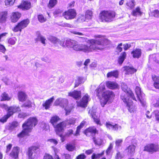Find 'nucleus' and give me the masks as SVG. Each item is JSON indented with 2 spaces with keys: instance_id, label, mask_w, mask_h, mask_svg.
Listing matches in <instances>:
<instances>
[{
  "instance_id": "f257e3e1",
  "label": "nucleus",
  "mask_w": 159,
  "mask_h": 159,
  "mask_svg": "<svg viewBox=\"0 0 159 159\" xmlns=\"http://www.w3.org/2000/svg\"><path fill=\"white\" fill-rule=\"evenodd\" d=\"M94 37L96 39L89 40L87 45L79 44L77 42L71 40H66L65 42L61 41L60 44L62 46L67 47L75 51L89 53L102 50L104 48V46L109 43L108 39L103 36L97 35Z\"/></svg>"
},
{
  "instance_id": "f03ea898",
  "label": "nucleus",
  "mask_w": 159,
  "mask_h": 159,
  "mask_svg": "<svg viewBox=\"0 0 159 159\" xmlns=\"http://www.w3.org/2000/svg\"><path fill=\"white\" fill-rule=\"evenodd\" d=\"M105 89V84L102 83L100 84L96 90V95L98 97L102 95V98L100 99V102L102 107H104L107 102H111L115 96L114 93L112 91L107 90L103 92Z\"/></svg>"
},
{
  "instance_id": "7ed1b4c3",
  "label": "nucleus",
  "mask_w": 159,
  "mask_h": 159,
  "mask_svg": "<svg viewBox=\"0 0 159 159\" xmlns=\"http://www.w3.org/2000/svg\"><path fill=\"white\" fill-rule=\"evenodd\" d=\"M37 120L36 117L30 118L23 125V130L17 135V137L21 138L27 135L30 131L33 126H35L37 124Z\"/></svg>"
},
{
  "instance_id": "20e7f679",
  "label": "nucleus",
  "mask_w": 159,
  "mask_h": 159,
  "mask_svg": "<svg viewBox=\"0 0 159 159\" xmlns=\"http://www.w3.org/2000/svg\"><path fill=\"white\" fill-rule=\"evenodd\" d=\"M60 120V118L57 116H52L51 120L50 122L54 126L55 128V131L57 134L61 137V140L62 142H63L64 139L62 137L61 134V132L63 130L64 127L67 126L66 125V123L64 122H62L58 124L55 126V125Z\"/></svg>"
},
{
  "instance_id": "39448f33",
  "label": "nucleus",
  "mask_w": 159,
  "mask_h": 159,
  "mask_svg": "<svg viewBox=\"0 0 159 159\" xmlns=\"http://www.w3.org/2000/svg\"><path fill=\"white\" fill-rule=\"evenodd\" d=\"M0 107L5 110L7 109V115L4 116L2 118L0 119V121L2 123L6 122L7 119L11 116L13 115L14 113L20 111V107L16 106H13L8 107L7 105L5 104H0Z\"/></svg>"
},
{
  "instance_id": "423d86ee",
  "label": "nucleus",
  "mask_w": 159,
  "mask_h": 159,
  "mask_svg": "<svg viewBox=\"0 0 159 159\" xmlns=\"http://www.w3.org/2000/svg\"><path fill=\"white\" fill-rule=\"evenodd\" d=\"M100 19L102 22L112 21L115 16V13L113 11H104L100 14Z\"/></svg>"
},
{
  "instance_id": "0eeeda50",
  "label": "nucleus",
  "mask_w": 159,
  "mask_h": 159,
  "mask_svg": "<svg viewBox=\"0 0 159 159\" xmlns=\"http://www.w3.org/2000/svg\"><path fill=\"white\" fill-rule=\"evenodd\" d=\"M121 88L123 92L121 93L120 95V98L121 99V97L123 94H124V98L128 99V98L136 100L134 94L130 90L129 88H128L127 85L123 83L122 84Z\"/></svg>"
},
{
  "instance_id": "6e6552de",
  "label": "nucleus",
  "mask_w": 159,
  "mask_h": 159,
  "mask_svg": "<svg viewBox=\"0 0 159 159\" xmlns=\"http://www.w3.org/2000/svg\"><path fill=\"white\" fill-rule=\"evenodd\" d=\"M121 100L126 104L127 107L128 109L130 112L132 113L136 111V107L133 105V102L130 98H128L127 99L124 98V94H123L121 97Z\"/></svg>"
},
{
  "instance_id": "1a4fd4ad",
  "label": "nucleus",
  "mask_w": 159,
  "mask_h": 159,
  "mask_svg": "<svg viewBox=\"0 0 159 159\" xmlns=\"http://www.w3.org/2000/svg\"><path fill=\"white\" fill-rule=\"evenodd\" d=\"M135 91L137 98L140 102L142 105L144 107H145L146 103L144 99L145 95L141 91L140 88L138 86H136Z\"/></svg>"
},
{
  "instance_id": "9d476101",
  "label": "nucleus",
  "mask_w": 159,
  "mask_h": 159,
  "mask_svg": "<svg viewBox=\"0 0 159 159\" xmlns=\"http://www.w3.org/2000/svg\"><path fill=\"white\" fill-rule=\"evenodd\" d=\"M29 23L30 20L28 19L24 20L18 23L13 29V30L15 32H17L19 31L20 32L22 29L27 26Z\"/></svg>"
},
{
  "instance_id": "9b49d317",
  "label": "nucleus",
  "mask_w": 159,
  "mask_h": 159,
  "mask_svg": "<svg viewBox=\"0 0 159 159\" xmlns=\"http://www.w3.org/2000/svg\"><path fill=\"white\" fill-rule=\"evenodd\" d=\"M39 146H33L30 147L28 150V155L29 159H36L38 155L36 151L38 149Z\"/></svg>"
},
{
  "instance_id": "f8f14e48",
  "label": "nucleus",
  "mask_w": 159,
  "mask_h": 159,
  "mask_svg": "<svg viewBox=\"0 0 159 159\" xmlns=\"http://www.w3.org/2000/svg\"><path fill=\"white\" fill-rule=\"evenodd\" d=\"M75 10L74 9H69L63 13L62 15L66 20L74 19L76 16Z\"/></svg>"
},
{
  "instance_id": "ddd939ff",
  "label": "nucleus",
  "mask_w": 159,
  "mask_h": 159,
  "mask_svg": "<svg viewBox=\"0 0 159 159\" xmlns=\"http://www.w3.org/2000/svg\"><path fill=\"white\" fill-rule=\"evenodd\" d=\"M90 100V98L89 96L86 94L79 102H77V105L82 107H85L87 106V103Z\"/></svg>"
},
{
  "instance_id": "4468645a",
  "label": "nucleus",
  "mask_w": 159,
  "mask_h": 159,
  "mask_svg": "<svg viewBox=\"0 0 159 159\" xmlns=\"http://www.w3.org/2000/svg\"><path fill=\"white\" fill-rule=\"evenodd\" d=\"M159 149L158 145L156 144H150L144 147V151L149 152H153L157 151Z\"/></svg>"
},
{
  "instance_id": "2eb2a0df",
  "label": "nucleus",
  "mask_w": 159,
  "mask_h": 159,
  "mask_svg": "<svg viewBox=\"0 0 159 159\" xmlns=\"http://www.w3.org/2000/svg\"><path fill=\"white\" fill-rule=\"evenodd\" d=\"M19 151V148L18 147H14L9 154V156L10 157L14 159H16L18 157Z\"/></svg>"
},
{
  "instance_id": "dca6fc26",
  "label": "nucleus",
  "mask_w": 159,
  "mask_h": 159,
  "mask_svg": "<svg viewBox=\"0 0 159 159\" xmlns=\"http://www.w3.org/2000/svg\"><path fill=\"white\" fill-rule=\"evenodd\" d=\"M31 5L30 2L27 1H22L21 4L18 6V8L24 10H27L30 8Z\"/></svg>"
},
{
  "instance_id": "f3484780",
  "label": "nucleus",
  "mask_w": 159,
  "mask_h": 159,
  "mask_svg": "<svg viewBox=\"0 0 159 159\" xmlns=\"http://www.w3.org/2000/svg\"><path fill=\"white\" fill-rule=\"evenodd\" d=\"M89 113L90 114L91 116L93 118L94 121L98 125H101L100 122L99 117L97 116L96 113L94 111L93 112L92 110H90Z\"/></svg>"
},
{
  "instance_id": "a211bd4d",
  "label": "nucleus",
  "mask_w": 159,
  "mask_h": 159,
  "mask_svg": "<svg viewBox=\"0 0 159 159\" xmlns=\"http://www.w3.org/2000/svg\"><path fill=\"white\" fill-rule=\"evenodd\" d=\"M54 99V97H52V98L46 100L45 102L43 103V107L46 110L49 109Z\"/></svg>"
},
{
  "instance_id": "6ab92c4d",
  "label": "nucleus",
  "mask_w": 159,
  "mask_h": 159,
  "mask_svg": "<svg viewBox=\"0 0 159 159\" xmlns=\"http://www.w3.org/2000/svg\"><path fill=\"white\" fill-rule=\"evenodd\" d=\"M67 102V100L66 99L60 98L56 100L54 105L55 106L60 105L61 107H64V104L66 103Z\"/></svg>"
},
{
  "instance_id": "aec40b11",
  "label": "nucleus",
  "mask_w": 159,
  "mask_h": 159,
  "mask_svg": "<svg viewBox=\"0 0 159 159\" xmlns=\"http://www.w3.org/2000/svg\"><path fill=\"white\" fill-rule=\"evenodd\" d=\"M21 15L18 12H14L12 13L11 17V21L13 22H17L21 17Z\"/></svg>"
},
{
  "instance_id": "412c9836",
  "label": "nucleus",
  "mask_w": 159,
  "mask_h": 159,
  "mask_svg": "<svg viewBox=\"0 0 159 159\" xmlns=\"http://www.w3.org/2000/svg\"><path fill=\"white\" fill-rule=\"evenodd\" d=\"M97 132L96 128L94 127H90L86 129L84 132V133L86 135H89L91 134H95Z\"/></svg>"
},
{
  "instance_id": "4be33fe9",
  "label": "nucleus",
  "mask_w": 159,
  "mask_h": 159,
  "mask_svg": "<svg viewBox=\"0 0 159 159\" xmlns=\"http://www.w3.org/2000/svg\"><path fill=\"white\" fill-rule=\"evenodd\" d=\"M107 128L109 129H113L115 130H120L121 129V127L117 124L114 125L111 124L109 122H107L106 124Z\"/></svg>"
},
{
  "instance_id": "5701e85b",
  "label": "nucleus",
  "mask_w": 159,
  "mask_h": 159,
  "mask_svg": "<svg viewBox=\"0 0 159 159\" xmlns=\"http://www.w3.org/2000/svg\"><path fill=\"white\" fill-rule=\"evenodd\" d=\"M81 92L80 91H76L74 90L73 91L70 92L68 93V96L73 98L77 99L81 97Z\"/></svg>"
},
{
  "instance_id": "b1692460",
  "label": "nucleus",
  "mask_w": 159,
  "mask_h": 159,
  "mask_svg": "<svg viewBox=\"0 0 159 159\" xmlns=\"http://www.w3.org/2000/svg\"><path fill=\"white\" fill-rule=\"evenodd\" d=\"M106 86L109 89H113L117 88L118 85L117 83L114 82L108 81L106 83Z\"/></svg>"
},
{
  "instance_id": "393cba45",
  "label": "nucleus",
  "mask_w": 159,
  "mask_h": 159,
  "mask_svg": "<svg viewBox=\"0 0 159 159\" xmlns=\"http://www.w3.org/2000/svg\"><path fill=\"white\" fill-rule=\"evenodd\" d=\"M22 107H27L29 108H32L33 109H34L35 108V105L33 101H31L29 100H28L23 105Z\"/></svg>"
},
{
  "instance_id": "a878e982",
  "label": "nucleus",
  "mask_w": 159,
  "mask_h": 159,
  "mask_svg": "<svg viewBox=\"0 0 159 159\" xmlns=\"http://www.w3.org/2000/svg\"><path fill=\"white\" fill-rule=\"evenodd\" d=\"M7 17V11L0 12V22L1 23L5 22Z\"/></svg>"
},
{
  "instance_id": "bb28decb",
  "label": "nucleus",
  "mask_w": 159,
  "mask_h": 159,
  "mask_svg": "<svg viewBox=\"0 0 159 159\" xmlns=\"http://www.w3.org/2000/svg\"><path fill=\"white\" fill-rule=\"evenodd\" d=\"M131 54L132 55L134 58H138L139 57L141 54V51L140 49H134L131 52Z\"/></svg>"
},
{
  "instance_id": "cd10ccee",
  "label": "nucleus",
  "mask_w": 159,
  "mask_h": 159,
  "mask_svg": "<svg viewBox=\"0 0 159 159\" xmlns=\"http://www.w3.org/2000/svg\"><path fill=\"white\" fill-rule=\"evenodd\" d=\"M18 98L20 101L23 102L26 99L27 96L24 92L20 91L18 94Z\"/></svg>"
},
{
  "instance_id": "c85d7f7f",
  "label": "nucleus",
  "mask_w": 159,
  "mask_h": 159,
  "mask_svg": "<svg viewBox=\"0 0 159 159\" xmlns=\"http://www.w3.org/2000/svg\"><path fill=\"white\" fill-rule=\"evenodd\" d=\"M125 70L126 72L125 74H129L134 73L136 71V70L134 69L132 67L126 66L125 67Z\"/></svg>"
},
{
  "instance_id": "c756f323",
  "label": "nucleus",
  "mask_w": 159,
  "mask_h": 159,
  "mask_svg": "<svg viewBox=\"0 0 159 159\" xmlns=\"http://www.w3.org/2000/svg\"><path fill=\"white\" fill-rule=\"evenodd\" d=\"M152 80L154 81L153 84L154 87L157 89H159V77L154 76L152 77Z\"/></svg>"
},
{
  "instance_id": "7c9ffc66",
  "label": "nucleus",
  "mask_w": 159,
  "mask_h": 159,
  "mask_svg": "<svg viewBox=\"0 0 159 159\" xmlns=\"http://www.w3.org/2000/svg\"><path fill=\"white\" fill-rule=\"evenodd\" d=\"M104 152L103 151L100 154H93L92 156V159H106L104 157H102L104 154Z\"/></svg>"
},
{
  "instance_id": "2f4dec72",
  "label": "nucleus",
  "mask_w": 159,
  "mask_h": 159,
  "mask_svg": "<svg viewBox=\"0 0 159 159\" xmlns=\"http://www.w3.org/2000/svg\"><path fill=\"white\" fill-rule=\"evenodd\" d=\"M142 13V12L141 11L140 8L139 7H137L132 11V15L134 16H141Z\"/></svg>"
},
{
  "instance_id": "473e14b6",
  "label": "nucleus",
  "mask_w": 159,
  "mask_h": 159,
  "mask_svg": "<svg viewBox=\"0 0 159 159\" xmlns=\"http://www.w3.org/2000/svg\"><path fill=\"white\" fill-rule=\"evenodd\" d=\"M126 54L125 52H123L121 53L118 60V62L120 64H121L122 63L126 58Z\"/></svg>"
},
{
  "instance_id": "72a5a7b5",
  "label": "nucleus",
  "mask_w": 159,
  "mask_h": 159,
  "mask_svg": "<svg viewBox=\"0 0 159 159\" xmlns=\"http://www.w3.org/2000/svg\"><path fill=\"white\" fill-rule=\"evenodd\" d=\"M86 123V122L83 120L81 123L80 125L78 126L77 128L76 133L75 134V135L77 136L79 134V133L80 132V130L85 125Z\"/></svg>"
},
{
  "instance_id": "f704fd0d",
  "label": "nucleus",
  "mask_w": 159,
  "mask_h": 159,
  "mask_svg": "<svg viewBox=\"0 0 159 159\" xmlns=\"http://www.w3.org/2000/svg\"><path fill=\"white\" fill-rule=\"evenodd\" d=\"M93 16V12L92 11L88 10L85 13V18L86 20H89L92 19Z\"/></svg>"
},
{
  "instance_id": "c9c22d12",
  "label": "nucleus",
  "mask_w": 159,
  "mask_h": 159,
  "mask_svg": "<svg viewBox=\"0 0 159 159\" xmlns=\"http://www.w3.org/2000/svg\"><path fill=\"white\" fill-rule=\"evenodd\" d=\"M135 146L133 145H129L127 148L126 150L128 154H133L135 152Z\"/></svg>"
},
{
  "instance_id": "e433bc0d",
  "label": "nucleus",
  "mask_w": 159,
  "mask_h": 159,
  "mask_svg": "<svg viewBox=\"0 0 159 159\" xmlns=\"http://www.w3.org/2000/svg\"><path fill=\"white\" fill-rule=\"evenodd\" d=\"M118 72L117 70H115L108 72L107 74V77H110L113 76L115 78L118 77Z\"/></svg>"
},
{
  "instance_id": "4c0bfd02",
  "label": "nucleus",
  "mask_w": 159,
  "mask_h": 159,
  "mask_svg": "<svg viewBox=\"0 0 159 159\" xmlns=\"http://www.w3.org/2000/svg\"><path fill=\"white\" fill-rule=\"evenodd\" d=\"M84 79L81 77H77L75 80V87H77L80 84L84 82Z\"/></svg>"
},
{
  "instance_id": "58836bf2",
  "label": "nucleus",
  "mask_w": 159,
  "mask_h": 159,
  "mask_svg": "<svg viewBox=\"0 0 159 159\" xmlns=\"http://www.w3.org/2000/svg\"><path fill=\"white\" fill-rule=\"evenodd\" d=\"M126 4L129 8L132 9L135 5V2L134 0H128Z\"/></svg>"
},
{
  "instance_id": "ea45409f",
  "label": "nucleus",
  "mask_w": 159,
  "mask_h": 159,
  "mask_svg": "<svg viewBox=\"0 0 159 159\" xmlns=\"http://www.w3.org/2000/svg\"><path fill=\"white\" fill-rule=\"evenodd\" d=\"M93 141L95 144L98 145H101L102 144L103 142V141L102 139L98 138H93Z\"/></svg>"
},
{
  "instance_id": "a19ab883",
  "label": "nucleus",
  "mask_w": 159,
  "mask_h": 159,
  "mask_svg": "<svg viewBox=\"0 0 159 159\" xmlns=\"http://www.w3.org/2000/svg\"><path fill=\"white\" fill-rule=\"evenodd\" d=\"M73 109V106H67L65 108L66 112V115H69Z\"/></svg>"
},
{
  "instance_id": "79ce46f5",
  "label": "nucleus",
  "mask_w": 159,
  "mask_h": 159,
  "mask_svg": "<svg viewBox=\"0 0 159 159\" xmlns=\"http://www.w3.org/2000/svg\"><path fill=\"white\" fill-rule=\"evenodd\" d=\"M53 151H54L55 155L54 156V159H60V158L58 156V155L57 154L60 152V150L58 149L57 148L55 147H52Z\"/></svg>"
},
{
  "instance_id": "37998d69",
  "label": "nucleus",
  "mask_w": 159,
  "mask_h": 159,
  "mask_svg": "<svg viewBox=\"0 0 159 159\" xmlns=\"http://www.w3.org/2000/svg\"><path fill=\"white\" fill-rule=\"evenodd\" d=\"M16 0H5V5L7 7L12 6L15 2Z\"/></svg>"
},
{
  "instance_id": "c03bdc74",
  "label": "nucleus",
  "mask_w": 159,
  "mask_h": 159,
  "mask_svg": "<svg viewBox=\"0 0 159 159\" xmlns=\"http://www.w3.org/2000/svg\"><path fill=\"white\" fill-rule=\"evenodd\" d=\"M1 97L2 98L1 100V101L9 100L10 99V98L8 94L5 93H4L2 94Z\"/></svg>"
},
{
  "instance_id": "a18cd8bd",
  "label": "nucleus",
  "mask_w": 159,
  "mask_h": 159,
  "mask_svg": "<svg viewBox=\"0 0 159 159\" xmlns=\"http://www.w3.org/2000/svg\"><path fill=\"white\" fill-rule=\"evenodd\" d=\"M17 41V39L15 37L10 38L8 40V43L11 45L15 44Z\"/></svg>"
},
{
  "instance_id": "49530a36",
  "label": "nucleus",
  "mask_w": 159,
  "mask_h": 159,
  "mask_svg": "<svg viewBox=\"0 0 159 159\" xmlns=\"http://www.w3.org/2000/svg\"><path fill=\"white\" fill-rule=\"evenodd\" d=\"M113 144L112 143H111L106 151V153L107 155H109L110 154L111 151L112 149Z\"/></svg>"
},
{
  "instance_id": "de8ad7c7",
  "label": "nucleus",
  "mask_w": 159,
  "mask_h": 159,
  "mask_svg": "<svg viewBox=\"0 0 159 159\" xmlns=\"http://www.w3.org/2000/svg\"><path fill=\"white\" fill-rule=\"evenodd\" d=\"M56 0H50L48 7H52L57 3Z\"/></svg>"
},
{
  "instance_id": "09e8293b",
  "label": "nucleus",
  "mask_w": 159,
  "mask_h": 159,
  "mask_svg": "<svg viewBox=\"0 0 159 159\" xmlns=\"http://www.w3.org/2000/svg\"><path fill=\"white\" fill-rule=\"evenodd\" d=\"M38 19L39 22L41 23H43L46 20V19L44 18L43 16L42 15H39L38 16Z\"/></svg>"
},
{
  "instance_id": "8fccbe9b",
  "label": "nucleus",
  "mask_w": 159,
  "mask_h": 159,
  "mask_svg": "<svg viewBox=\"0 0 159 159\" xmlns=\"http://www.w3.org/2000/svg\"><path fill=\"white\" fill-rule=\"evenodd\" d=\"M47 141L49 144L56 145L58 143V141L55 139H51L48 140Z\"/></svg>"
},
{
  "instance_id": "3c124183",
  "label": "nucleus",
  "mask_w": 159,
  "mask_h": 159,
  "mask_svg": "<svg viewBox=\"0 0 159 159\" xmlns=\"http://www.w3.org/2000/svg\"><path fill=\"white\" fill-rule=\"evenodd\" d=\"M63 131V130L62 131H61V135H62V138H63V139H64V140H65V137H66V136H69L71 134H73V131L72 130V129H70L69 130H68V131L67 132V133H66V135L64 136H63L62 134H61V133ZM65 140H64V141Z\"/></svg>"
},
{
  "instance_id": "603ef678",
  "label": "nucleus",
  "mask_w": 159,
  "mask_h": 159,
  "mask_svg": "<svg viewBox=\"0 0 159 159\" xmlns=\"http://www.w3.org/2000/svg\"><path fill=\"white\" fill-rule=\"evenodd\" d=\"M66 149L69 151H73L75 148L74 145L71 144H67L66 146Z\"/></svg>"
},
{
  "instance_id": "864d4df0",
  "label": "nucleus",
  "mask_w": 159,
  "mask_h": 159,
  "mask_svg": "<svg viewBox=\"0 0 159 159\" xmlns=\"http://www.w3.org/2000/svg\"><path fill=\"white\" fill-rule=\"evenodd\" d=\"M49 39L51 42L53 43H56L59 41L58 39H57L56 37L53 36L50 37Z\"/></svg>"
},
{
  "instance_id": "5fc2aeb1",
  "label": "nucleus",
  "mask_w": 159,
  "mask_h": 159,
  "mask_svg": "<svg viewBox=\"0 0 159 159\" xmlns=\"http://www.w3.org/2000/svg\"><path fill=\"white\" fill-rule=\"evenodd\" d=\"M37 39L38 40L40 41L43 44H45V41L46 39L42 35H39Z\"/></svg>"
},
{
  "instance_id": "6e6d98bb",
  "label": "nucleus",
  "mask_w": 159,
  "mask_h": 159,
  "mask_svg": "<svg viewBox=\"0 0 159 159\" xmlns=\"http://www.w3.org/2000/svg\"><path fill=\"white\" fill-rule=\"evenodd\" d=\"M75 120L76 119L74 118H71L68 120L66 122L67 123H68L70 125H74L75 123Z\"/></svg>"
},
{
  "instance_id": "4d7b16f0",
  "label": "nucleus",
  "mask_w": 159,
  "mask_h": 159,
  "mask_svg": "<svg viewBox=\"0 0 159 159\" xmlns=\"http://www.w3.org/2000/svg\"><path fill=\"white\" fill-rule=\"evenodd\" d=\"M78 20L79 22H84L86 20L85 17L84 16L81 15L79 16Z\"/></svg>"
},
{
  "instance_id": "13d9d810",
  "label": "nucleus",
  "mask_w": 159,
  "mask_h": 159,
  "mask_svg": "<svg viewBox=\"0 0 159 159\" xmlns=\"http://www.w3.org/2000/svg\"><path fill=\"white\" fill-rule=\"evenodd\" d=\"M41 127L43 128V130H47L49 127L48 124L45 123L41 125Z\"/></svg>"
},
{
  "instance_id": "bf43d9fd",
  "label": "nucleus",
  "mask_w": 159,
  "mask_h": 159,
  "mask_svg": "<svg viewBox=\"0 0 159 159\" xmlns=\"http://www.w3.org/2000/svg\"><path fill=\"white\" fill-rule=\"evenodd\" d=\"M43 159H54L53 157L49 154H46L44 156Z\"/></svg>"
},
{
  "instance_id": "052dcab7",
  "label": "nucleus",
  "mask_w": 159,
  "mask_h": 159,
  "mask_svg": "<svg viewBox=\"0 0 159 159\" xmlns=\"http://www.w3.org/2000/svg\"><path fill=\"white\" fill-rule=\"evenodd\" d=\"M122 141L123 140L122 139H118L115 142L116 146L118 147L120 146Z\"/></svg>"
},
{
  "instance_id": "680f3d73",
  "label": "nucleus",
  "mask_w": 159,
  "mask_h": 159,
  "mask_svg": "<svg viewBox=\"0 0 159 159\" xmlns=\"http://www.w3.org/2000/svg\"><path fill=\"white\" fill-rule=\"evenodd\" d=\"M60 25L62 26L66 27H67L71 28L72 26L67 23H62Z\"/></svg>"
},
{
  "instance_id": "e2e57ef3",
  "label": "nucleus",
  "mask_w": 159,
  "mask_h": 159,
  "mask_svg": "<svg viewBox=\"0 0 159 159\" xmlns=\"http://www.w3.org/2000/svg\"><path fill=\"white\" fill-rule=\"evenodd\" d=\"M124 49L125 50H126L131 47L130 44H125L123 45Z\"/></svg>"
},
{
  "instance_id": "0e129e2a",
  "label": "nucleus",
  "mask_w": 159,
  "mask_h": 159,
  "mask_svg": "<svg viewBox=\"0 0 159 159\" xmlns=\"http://www.w3.org/2000/svg\"><path fill=\"white\" fill-rule=\"evenodd\" d=\"M86 156L84 154H82L78 155L76 158V159H84Z\"/></svg>"
},
{
  "instance_id": "69168bd1",
  "label": "nucleus",
  "mask_w": 159,
  "mask_h": 159,
  "mask_svg": "<svg viewBox=\"0 0 159 159\" xmlns=\"http://www.w3.org/2000/svg\"><path fill=\"white\" fill-rule=\"evenodd\" d=\"M6 50V49L5 47L3 45L0 44V52L3 53H4L5 52Z\"/></svg>"
},
{
  "instance_id": "338daca9",
  "label": "nucleus",
  "mask_w": 159,
  "mask_h": 159,
  "mask_svg": "<svg viewBox=\"0 0 159 159\" xmlns=\"http://www.w3.org/2000/svg\"><path fill=\"white\" fill-rule=\"evenodd\" d=\"M153 16L155 17H159V11L158 10H155L153 12Z\"/></svg>"
},
{
  "instance_id": "774afa93",
  "label": "nucleus",
  "mask_w": 159,
  "mask_h": 159,
  "mask_svg": "<svg viewBox=\"0 0 159 159\" xmlns=\"http://www.w3.org/2000/svg\"><path fill=\"white\" fill-rule=\"evenodd\" d=\"M12 147V145L11 144H9L7 146L6 150V152L7 153H8L9 152Z\"/></svg>"
}]
</instances>
